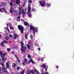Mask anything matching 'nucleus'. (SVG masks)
Returning <instances> with one entry per match:
<instances>
[{
  "mask_svg": "<svg viewBox=\"0 0 74 74\" xmlns=\"http://www.w3.org/2000/svg\"><path fill=\"white\" fill-rule=\"evenodd\" d=\"M6 55H7V53H3V52L1 51V50L0 49V56L1 55V57H2L3 63H5V60H6L5 58L4 57Z\"/></svg>",
  "mask_w": 74,
  "mask_h": 74,
  "instance_id": "obj_1",
  "label": "nucleus"
},
{
  "mask_svg": "<svg viewBox=\"0 0 74 74\" xmlns=\"http://www.w3.org/2000/svg\"><path fill=\"white\" fill-rule=\"evenodd\" d=\"M20 43L21 44V52H25L26 50L27 49L26 48V47H24L23 45H24V43H23V42H22V41H21L20 42Z\"/></svg>",
  "mask_w": 74,
  "mask_h": 74,
  "instance_id": "obj_2",
  "label": "nucleus"
},
{
  "mask_svg": "<svg viewBox=\"0 0 74 74\" xmlns=\"http://www.w3.org/2000/svg\"><path fill=\"white\" fill-rule=\"evenodd\" d=\"M29 26L30 27V28L29 29L30 30H33V34H35L36 32H37V28H34V27L33 26L31 25H30Z\"/></svg>",
  "mask_w": 74,
  "mask_h": 74,
  "instance_id": "obj_3",
  "label": "nucleus"
},
{
  "mask_svg": "<svg viewBox=\"0 0 74 74\" xmlns=\"http://www.w3.org/2000/svg\"><path fill=\"white\" fill-rule=\"evenodd\" d=\"M18 30L20 31L21 33L23 34V27L21 25H18Z\"/></svg>",
  "mask_w": 74,
  "mask_h": 74,
  "instance_id": "obj_4",
  "label": "nucleus"
},
{
  "mask_svg": "<svg viewBox=\"0 0 74 74\" xmlns=\"http://www.w3.org/2000/svg\"><path fill=\"white\" fill-rule=\"evenodd\" d=\"M2 70H3V72L6 73V74H9V73L8 71H7V69L3 67L2 68Z\"/></svg>",
  "mask_w": 74,
  "mask_h": 74,
  "instance_id": "obj_5",
  "label": "nucleus"
},
{
  "mask_svg": "<svg viewBox=\"0 0 74 74\" xmlns=\"http://www.w3.org/2000/svg\"><path fill=\"white\" fill-rule=\"evenodd\" d=\"M39 3L40 5L41 6V7H44L45 5V2L44 1L43 2H42V1H39Z\"/></svg>",
  "mask_w": 74,
  "mask_h": 74,
  "instance_id": "obj_6",
  "label": "nucleus"
},
{
  "mask_svg": "<svg viewBox=\"0 0 74 74\" xmlns=\"http://www.w3.org/2000/svg\"><path fill=\"white\" fill-rule=\"evenodd\" d=\"M30 6H31L30 4H29L28 5V12L27 13H30L31 8V7H30Z\"/></svg>",
  "mask_w": 74,
  "mask_h": 74,
  "instance_id": "obj_7",
  "label": "nucleus"
},
{
  "mask_svg": "<svg viewBox=\"0 0 74 74\" xmlns=\"http://www.w3.org/2000/svg\"><path fill=\"white\" fill-rule=\"evenodd\" d=\"M18 9L19 11V12L18 13V15H21V14L22 12V10H22V8H18Z\"/></svg>",
  "mask_w": 74,
  "mask_h": 74,
  "instance_id": "obj_8",
  "label": "nucleus"
},
{
  "mask_svg": "<svg viewBox=\"0 0 74 74\" xmlns=\"http://www.w3.org/2000/svg\"><path fill=\"white\" fill-rule=\"evenodd\" d=\"M18 37V35H17V34H14V37H13L14 39H16V38H17Z\"/></svg>",
  "mask_w": 74,
  "mask_h": 74,
  "instance_id": "obj_9",
  "label": "nucleus"
},
{
  "mask_svg": "<svg viewBox=\"0 0 74 74\" xmlns=\"http://www.w3.org/2000/svg\"><path fill=\"white\" fill-rule=\"evenodd\" d=\"M13 8H12V6H10V13L12 14L13 12Z\"/></svg>",
  "mask_w": 74,
  "mask_h": 74,
  "instance_id": "obj_10",
  "label": "nucleus"
},
{
  "mask_svg": "<svg viewBox=\"0 0 74 74\" xmlns=\"http://www.w3.org/2000/svg\"><path fill=\"white\" fill-rule=\"evenodd\" d=\"M27 14L29 18H32V13H27Z\"/></svg>",
  "mask_w": 74,
  "mask_h": 74,
  "instance_id": "obj_11",
  "label": "nucleus"
},
{
  "mask_svg": "<svg viewBox=\"0 0 74 74\" xmlns=\"http://www.w3.org/2000/svg\"><path fill=\"white\" fill-rule=\"evenodd\" d=\"M24 24L26 26H29V24L26 22H24Z\"/></svg>",
  "mask_w": 74,
  "mask_h": 74,
  "instance_id": "obj_12",
  "label": "nucleus"
},
{
  "mask_svg": "<svg viewBox=\"0 0 74 74\" xmlns=\"http://www.w3.org/2000/svg\"><path fill=\"white\" fill-rule=\"evenodd\" d=\"M41 66L44 69H45V68H47V67H46V65H45V64H42L41 65Z\"/></svg>",
  "mask_w": 74,
  "mask_h": 74,
  "instance_id": "obj_13",
  "label": "nucleus"
},
{
  "mask_svg": "<svg viewBox=\"0 0 74 74\" xmlns=\"http://www.w3.org/2000/svg\"><path fill=\"white\" fill-rule=\"evenodd\" d=\"M34 71L35 73H36L37 74H40V72H38V71L36 69H35Z\"/></svg>",
  "mask_w": 74,
  "mask_h": 74,
  "instance_id": "obj_14",
  "label": "nucleus"
},
{
  "mask_svg": "<svg viewBox=\"0 0 74 74\" xmlns=\"http://www.w3.org/2000/svg\"><path fill=\"white\" fill-rule=\"evenodd\" d=\"M9 66H10V65L8 64V63H6V66L7 69H8V68H9Z\"/></svg>",
  "mask_w": 74,
  "mask_h": 74,
  "instance_id": "obj_15",
  "label": "nucleus"
},
{
  "mask_svg": "<svg viewBox=\"0 0 74 74\" xmlns=\"http://www.w3.org/2000/svg\"><path fill=\"white\" fill-rule=\"evenodd\" d=\"M22 12H23V16H25V12L24 11V10H22Z\"/></svg>",
  "mask_w": 74,
  "mask_h": 74,
  "instance_id": "obj_16",
  "label": "nucleus"
},
{
  "mask_svg": "<svg viewBox=\"0 0 74 74\" xmlns=\"http://www.w3.org/2000/svg\"><path fill=\"white\" fill-rule=\"evenodd\" d=\"M24 62L25 63H26V62H27V58H25L24 59Z\"/></svg>",
  "mask_w": 74,
  "mask_h": 74,
  "instance_id": "obj_17",
  "label": "nucleus"
},
{
  "mask_svg": "<svg viewBox=\"0 0 74 74\" xmlns=\"http://www.w3.org/2000/svg\"><path fill=\"white\" fill-rule=\"evenodd\" d=\"M25 38L26 40L27 39V35L26 34H25Z\"/></svg>",
  "mask_w": 74,
  "mask_h": 74,
  "instance_id": "obj_18",
  "label": "nucleus"
},
{
  "mask_svg": "<svg viewBox=\"0 0 74 74\" xmlns=\"http://www.w3.org/2000/svg\"><path fill=\"white\" fill-rule=\"evenodd\" d=\"M27 48H28V49H30V46L29 45H27Z\"/></svg>",
  "mask_w": 74,
  "mask_h": 74,
  "instance_id": "obj_19",
  "label": "nucleus"
},
{
  "mask_svg": "<svg viewBox=\"0 0 74 74\" xmlns=\"http://www.w3.org/2000/svg\"><path fill=\"white\" fill-rule=\"evenodd\" d=\"M31 73H32V74H34V72L33 71V70H31L30 71Z\"/></svg>",
  "mask_w": 74,
  "mask_h": 74,
  "instance_id": "obj_20",
  "label": "nucleus"
},
{
  "mask_svg": "<svg viewBox=\"0 0 74 74\" xmlns=\"http://www.w3.org/2000/svg\"><path fill=\"white\" fill-rule=\"evenodd\" d=\"M32 11H33V12H35V11H36V9H34V8H33L32 9Z\"/></svg>",
  "mask_w": 74,
  "mask_h": 74,
  "instance_id": "obj_21",
  "label": "nucleus"
},
{
  "mask_svg": "<svg viewBox=\"0 0 74 74\" xmlns=\"http://www.w3.org/2000/svg\"><path fill=\"white\" fill-rule=\"evenodd\" d=\"M27 57L29 59H30V58H32V56H30V55H29V54H28Z\"/></svg>",
  "mask_w": 74,
  "mask_h": 74,
  "instance_id": "obj_22",
  "label": "nucleus"
},
{
  "mask_svg": "<svg viewBox=\"0 0 74 74\" xmlns=\"http://www.w3.org/2000/svg\"><path fill=\"white\" fill-rule=\"evenodd\" d=\"M10 7H12V6H13L14 5L12 4V2H11L10 3Z\"/></svg>",
  "mask_w": 74,
  "mask_h": 74,
  "instance_id": "obj_23",
  "label": "nucleus"
},
{
  "mask_svg": "<svg viewBox=\"0 0 74 74\" xmlns=\"http://www.w3.org/2000/svg\"><path fill=\"white\" fill-rule=\"evenodd\" d=\"M29 3H32V0H29L28 1Z\"/></svg>",
  "mask_w": 74,
  "mask_h": 74,
  "instance_id": "obj_24",
  "label": "nucleus"
},
{
  "mask_svg": "<svg viewBox=\"0 0 74 74\" xmlns=\"http://www.w3.org/2000/svg\"><path fill=\"white\" fill-rule=\"evenodd\" d=\"M16 4H19V1H16Z\"/></svg>",
  "mask_w": 74,
  "mask_h": 74,
  "instance_id": "obj_25",
  "label": "nucleus"
},
{
  "mask_svg": "<svg viewBox=\"0 0 74 74\" xmlns=\"http://www.w3.org/2000/svg\"><path fill=\"white\" fill-rule=\"evenodd\" d=\"M1 70H2V68H1V67H0V74H2V73L1 72Z\"/></svg>",
  "mask_w": 74,
  "mask_h": 74,
  "instance_id": "obj_26",
  "label": "nucleus"
},
{
  "mask_svg": "<svg viewBox=\"0 0 74 74\" xmlns=\"http://www.w3.org/2000/svg\"><path fill=\"white\" fill-rule=\"evenodd\" d=\"M5 39L6 40H9V38L8 36H6Z\"/></svg>",
  "mask_w": 74,
  "mask_h": 74,
  "instance_id": "obj_27",
  "label": "nucleus"
},
{
  "mask_svg": "<svg viewBox=\"0 0 74 74\" xmlns=\"http://www.w3.org/2000/svg\"><path fill=\"white\" fill-rule=\"evenodd\" d=\"M4 62H3V63H0V64H1V65H2V66H4Z\"/></svg>",
  "mask_w": 74,
  "mask_h": 74,
  "instance_id": "obj_28",
  "label": "nucleus"
},
{
  "mask_svg": "<svg viewBox=\"0 0 74 74\" xmlns=\"http://www.w3.org/2000/svg\"><path fill=\"white\" fill-rule=\"evenodd\" d=\"M42 74H49V73L48 72H46V73H43V71H42Z\"/></svg>",
  "mask_w": 74,
  "mask_h": 74,
  "instance_id": "obj_29",
  "label": "nucleus"
},
{
  "mask_svg": "<svg viewBox=\"0 0 74 74\" xmlns=\"http://www.w3.org/2000/svg\"><path fill=\"white\" fill-rule=\"evenodd\" d=\"M46 4L47 7H50V4H48V3H46Z\"/></svg>",
  "mask_w": 74,
  "mask_h": 74,
  "instance_id": "obj_30",
  "label": "nucleus"
},
{
  "mask_svg": "<svg viewBox=\"0 0 74 74\" xmlns=\"http://www.w3.org/2000/svg\"><path fill=\"white\" fill-rule=\"evenodd\" d=\"M5 29H7V30H8V32H10V30H9V29H8V27H5Z\"/></svg>",
  "mask_w": 74,
  "mask_h": 74,
  "instance_id": "obj_31",
  "label": "nucleus"
},
{
  "mask_svg": "<svg viewBox=\"0 0 74 74\" xmlns=\"http://www.w3.org/2000/svg\"><path fill=\"white\" fill-rule=\"evenodd\" d=\"M19 69H20V67L19 66L17 68V71H18V70H19Z\"/></svg>",
  "mask_w": 74,
  "mask_h": 74,
  "instance_id": "obj_32",
  "label": "nucleus"
},
{
  "mask_svg": "<svg viewBox=\"0 0 74 74\" xmlns=\"http://www.w3.org/2000/svg\"><path fill=\"white\" fill-rule=\"evenodd\" d=\"M3 44H4V43H3V42H2L1 43L0 45H1V46H3Z\"/></svg>",
  "mask_w": 74,
  "mask_h": 74,
  "instance_id": "obj_33",
  "label": "nucleus"
},
{
  "mask_svg": "<svg viewBox=\"0 0 74 74\" xmlns=\"http://www.w3.org/2000/svg\"><path fill=\"white\" fill-rule=\"evenodd\" d=\"M10 30H12V29H14V27H11V26H10Z\"/></svg>",
  "mask_w": 74,
  "mask_h": 74,
  "instance_id": "obj_34",
  "label": "nucleus"
},
{
  "mask_svg": "<svg viewBox=\"0 0 74 74\" xmlns=\"http://www.w3.org/2000/svg\"><path fill=\"white\" fill-rule=\"evenodd\" d=\"M24 72H25V71H24V70L22 71V72L21 73V74H24Z\"/></svg>",
  "mask_w": 74,
  "mask_h": 74,
  "instance_id": "obj_35",
  "label": "nucleus"
},
{
  "mask_svg": "<svg viewBox=\"0 0 74 74\" xmlns=\"http://www.w3.org/2000/svg\"><path fill=\"white\" fill-rule=\"evenodd\" d=\"M4 42H5V44H7V42H8L7 41H6L5 40H4Z\"/></svg>",
  "mask_w": 74,
  "mask_h": 74,
  "instance_id": "obj_36",
  "label": "nucleus"
},
{
  "mask_svg": "<svg viewBox=\"0 0 74 74\" xmlns=\"http://www.w3.org/2000/svg\"><path fill=\"white\" fill-rule=\"evenodd\" d=\"M17 59L18 60V62H21V61H20V60L18 58Z\"/></svg>",
  "mask_w": 74,
  "mask_h": 74,
  "instance_id": "obj_37",
  "label": "nucleus"
},
{
  "mask_svg": "<svg viewBox=\"0 0 74 74\" xmlns=\"http://www.w3.org/2000/svg\"><path fill=\"white\" fill-rule=\"evenodd\" d=\"M10 48H7V51H10Z\"/></svg>",
  "mask_w": 74,
  "mask_h": 74,
  "instance_id": "obj_38",
  "label": "nucleus"
},
{
  "mask_svg": "<svg viewBox=\"0 0 74 74\" xmlns=\"http://www.w3.org/2000/svg\"><path fill=\"white\" fill-rule=\"evenodd\" d=\"M9 37H13V36L11 35H9Z\"/></svg>",
  "mask_w": 74,
  "mask_h": 74,
  "instance_id": "obj_39",
  "label": "nucleus"
},
{
  "mask_svg": "<svg viewBox=\"0 0 74 74\" xmlns=\"http://www.w3.org/2000/svg\"><path fill=\"white\" fill-rule=\"evenodd\" d=\"M13 64H14V67L15 68L16 67V64L14 63H13Z\"/></svg>",
  "mask_w": 74,
  "mask_h": 74,
  "instance_id": "obj_40",
  "label": "nucleus"
},
{
  "mask_svg": "<svg viewBox=\"0 0 74 74\" xmlns=\"http://www.w3.org/2000/svg\"><path fill=\"white\" fill-rule=\"evenodd\" d=\"M33 59H30V62H32L33 61Z\"/></svg>",
  "mask_w": 74,
  "mask_h": 74,
  "instance_id": "obj_41",
  "label": "nucleus"
},
{
  "mask_svg": "<svg viewBox=\"0 0 74 74\" xmlns=\"http://www.w3.org/2000/svg\"><path fill=\"white\" fill-rule=\"evenodd\" d=\"M30 37L31 39H32V38H33V36H32V35H30Z\"/></svg>",
  "mask_w": 74,
  "mask_h": 74,
  "instance_id": "obj_42",
  "label": "nucleus"
},
{
  "mask_svg": "<svg viewBox=\"0 0 74 74\" xmlns=\"http://www.w3.org/2000/svg\"><path fill=\"white\" fill-rule=\"evenodd\" d=\"M0 11L1 12H3V11H2V10H1V9L0 8Z\"/></svg>",
  "mask_w": 74,
  "mask_h": 74,
  "instance_id": "obj_43",
  "label": "nucleus"
},
{
  "mask_svg": "<svg viewBox=\"0 0 74 74\" xmlns=\"http://www.w3.org/2000/svg\"><path fill=\"white\" fill-rule=\"evenodd\" d=\"M15 57H16V58L17 59L18 58V57L16 56V55H15Z\"/></svg>",
  "mask_w": 74,
  "mask_h": 74,
  "instance_id": "obj_44",
  "label": "nucleus"
},
{
  "mask_svg": "<svg viewBox=\"0 0 74 74\" xmlns=\"http://www.w3.org/2000/svg\"><path fill=\"white\" fill-rule=\"evenodd\" d=\"M22 64L23 65V66H25V63H24V62H23L22 63Z\"/></svg>",
  "mask_w": 74,
  "mask_h": 74,
  "instance_id": "obj_45",
  "label": "nucleus"
},
{
  "mask_svg": "<svg viewBox=\"0 0 74 74\" xmlns=\"http://www.w3.org/2000/svg\"><path fill=\"white\" fill-rule=\"evenodd\" d=\"M32 63H33V64H34V63H35V62L33 61H32V62H31Z\"/></svg>",
  "mask_w": 74,
  "mask_h": 74,
  "instance_id": "obj_46",
  "label": "nucleus"
},
{
  "mask_svg": "<svg viewBox=\"0 0 74 74\" xmlns=\"http://www.w3.org/2000/svg\"><path fill=\"white\" fill-rule=\"evenodd\" d=\"M27 0H23V1L24 2H25V3H26V2L27 1Z\"/></svg>",
  "mask_w": 74,
  "mask_h": 74,
  "instance_id": "obj_47",
  "label": "nucleus"
},
{
  "mask_svg": "<svg viewBox=\"0 0 74 74\" xmlns=\"http://www.w3.org/2000/svg\"><path fill=\"white\" fill-rule=\"evenodd\" d=\"M38 50H39V51H40V50H41V49H40V48H38Z\"/></svg>",
  "mask_w": 74,
  "mask_h": 74,
  "instance_id": "obj_48",
  "label": "nucleus"
},
{
  "mask_svg": "<svg viewBox=\"0 0 74 74\" xmlns=\"http://www.w3.org/2000/svg\"><path fill=\"white\" fill-rule=\"evenodd\" d=\"M17 18H18L19 19H20V16H18V17H17Z\"/></svg>",
  "mask_w": 74,
  "mask_h": 74,
  "instance_id": "obj_49",
  "label": "nucleus"
},
{
  "mask_svg": "<svg viewBox=\"0 0 74 74\" xmlns=\"http://www.w3.org/2000/svg\"><path fill=\"white\" fill-rule=\"evenodd\" d=\"M25 3H24L23 5V7H24V6H25Z\"/></svg>",
  "mask_w": 74,
  "mask_h": 74,
  "instance_id": "obj_50",
  "label": "nucleus"
},
{
  "mask_svg": "<svg viewBox=\"0 0 74 74\" xmlns=\"http://www.w3.org/2000/svg\"><path fill=\"white\" fill-rule=\"evenodd\" d=\"M27 73L28 74H30V72L29 71H28Z\"/></svg>",
  "mask_w": 74,
  "mask_h": 74,
  "instance_id": "obj_51",
  "label": "nucleus"
},
{
  "mask_svg": "<svg viewBox=\"0 0 74 74\" xmlns=\"http://www.w3.org/2000/svg\"><path fill=\"white\" fill-rule=\"evenodd\" d=\"M56 68L58 69L59 68V66H56Z\"/></svg>",
  "mask_w": 74,
  "mask_h": 74,
  "instance_id": "obj_52",
  "label": "nucleus"
},
{
  "mask_svg": "<svg viewBox=\"0 0 74 74\" xmlns=\"http://www.w3.org/2000/svg\"><path fill=\"white\" fill-rule=\"evenodd\" d=\"M12 53H13V54H14V51H12Z\"/></svg>",
  "mask_w": 74,
  "mask_h": 74,
  "instance_id": "obj_53",
  "label": "nucleus"
},
{
  "mask_svg": "<svg viewBox=\"0 0 74 74\" xmlns=\"http://www.w3.org/2000/svg\"><path fill=\"white\" fill-rule=\"evenodd\" d=\"M30 44H31V42H28V45Z\"/></svg>",
  "mask_w": 74,
  "mask_h": 74,
  "instance_id": "obj_54",
  "label": "nucleus"
},
{
  "mask_svg": "<svg viewBox=\"0 0 74 74\" xmlns=\"http://www.w3.org/2000/svg\"><path fill=\"white\" fill-rule=\"evenodd\" d=\"M45 71H47V70H48V69H47L46 68L45 69Z\"/></svg>",
  "mask_w": 74,
  "mask_h": 74,
  "instance_id": "obj_55",
  "label": "nucleus"
},
{
  "mask_svg": "<svg viewBox=\"0 0 74 74\" xmlns=\"http://www.w3.org/2000/svg\"><path fill=\"white\" fill-rule=\"evenodd\" d=\"M1 34H0V38H1Z\"/></svg>",
  "mask_w": 74,
  "mask_h": 74,
  "instance_id": "obj_56",
  "label": "nucleus"
},
{
  "mask_svg": "<svg viewBox=\"0 0 74 74\" xmlns=\"http://www.w3.org/2000/svg\"><path fill=\"white\" fill-rule=\"evenodd\" d=\"M28 63L29 64L30 63V61H29V62H28Z\"/></svg>",
  "mask_w": 74,
  "mask_h": 74,
  "instance_id": "obj_57",
  "label": "nucleus"
},
{
  "mask_svg": "<svg viewBox=\"0 0 74 74\" xmlns=\"http://www.w3.org/2000/svg\"><path fill=\"white\" fill-rule=\"evenodd\" d=\"M42 1H45V0H42Z\"/></svg>",
  "mask_w": 74,
  "mask_h": 74,
  "instance_id": "obj_58",
  "label": "nucleus"
},
{
  "mask_svg": "<svg viewBox=\"0 0 74 74\" xmlns=\"http://www.w3.org/2000/svg\"><path fill=\"white\" fill-rule=\"evenodd\" d=\"M2 10H4V8H2Z\"/></svg>",
  "mask_w": 74,
  "mask_h": 74,
  "instance_id": "obj_59",
  "label": "nucleus"
},
{
  "mask_svg": "<svg viewBox=\"0 0 74 74\" xmlns=\"http://www.w3.org/2000/svg\"><path fill=\"white\" fill-rule=\"evenodd\" d=\"M7 26H9V25L8 24H7Z\"/></svg>",
  "mask_w": 74,
  "mask_h": 74,
  "instance_id": "obj_60",
  "label": "nucleus"
},
{
  "mask_svg": "<svg viewBox=\"0 0 74 74\" xmlns=\"http://www.w3.org/2000/svg\"><path fill=\"white\" fill-rule=\"evenodd\" d=\"M44 59V58H41V59L42 60V59Z\"/></svg>",
  "mask_w": 74,
  "mask_h": 74,
  "instance_id": "obj_61",
  "label": "nucleus"
},
{
  "mask_svg": "<svg viewBox=\"0 0 74 74\" xmlns=\"http://www.w3.org/2000/svg\"><path fill=\"white\" fill-rule=\"evenodd\" d=\"M41 61L43 62V61H44V60H41Z\"/></svg>",
  "mask_w": 74,
  "mask_h": 74,
  "instance_id": "obj_62",
  "label": "nucleus"
},
{
  "mask_svg": "<svg viewBox=\"0 0 74 74\" xmlns=\"http://www.w3.org/2000/svg\"><path fill=\"white\" fill-rule=\"evenodd\" d=\"M1 5L0 4V7H1Z\"/></svg>",
  "mask_w": 74,
  "mask_h": 74,
  "instance_id": "obj_63",
  "label": "nucleus"
},
{
  "mask_svg": "<svg viewBox=\"0 0 74 74\" xmlns=\"http://www.w3.org/2000/svg\"><path fill=\"white\" fill-rule=\"evenodd\" d=\"M1 59L0 58V61H1Z\"/></svg>",
  "mask_w": 74,
  "mask_h": 74,
  "instance_id": "obj_64",
  "label": "nucleus"
}]
</instances>
